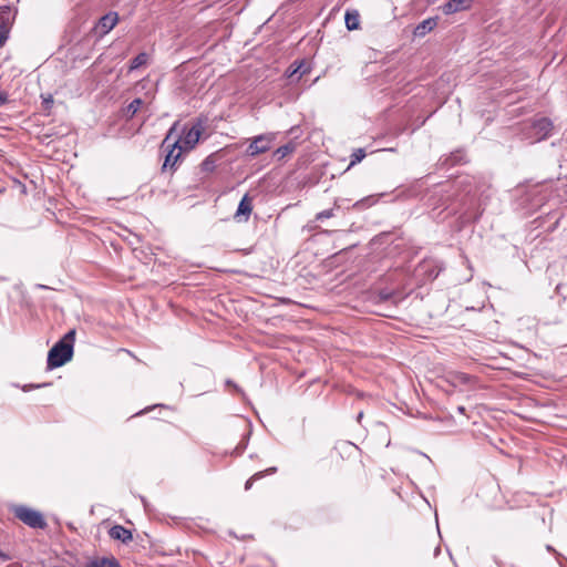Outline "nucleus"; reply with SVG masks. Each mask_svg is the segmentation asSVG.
I'll return each mask as SVG.
<instances>
[{
	"mask_svg": "<svg viewBox=\"0 0 567 567\" xmlns=\"http://www.w3.org/2000/svg\"><path fill=\"white\" fill-rule=\"evenodd\" d=\"M74 339L75 331L71 330L50 349L48 353L49 369L59 368L72 359Z\"/></svg>",
	"mask_w": 567,
	"mask_h": 567,
	"instance_id": "obj_1",
	"label": "nucleus"
},
{
	"mask_svg": "<svg viewBox=\"0 0 567 567\" xmlns=\"http://www.w3.org/2000/svg\"><path fill=\"white\" fill-rule=\"evenodd\" d=\"M10 512L20 522L31 528L44 529L48 524L41 512L25 505L14 504L10 506Z\"/></svg>",
	"mask_w": 567,
	"mask_h": 567,
	"instance_id": "obj_2",
	"label": "nucleus"
},
{
	"mask_svg": "<svg viewBox=\"0 0 567 567\" xmlns=\"http://www.w3.org/2000/svg\"><path fill=\"white\" fill-rule=\"evenodd\" d=\"M175 134V125H173L169 131L167 132L163 143L162 148L167 152L165 156V161L163 164V171L171 168L174 169L176 163L181 158L183 146L181 145L179 140H173V136Z\"/></svg>",
	"mask_w": 567,
	"mask_h": 567,
	"instance_id": "obj_3",
	"label": "nucleus"
},
{
	"mask_svg": "<svg viewBox=\"0 0 567 567\" xmlns=\"http://www.w3.org/2000/svg\"><path fill=\"white\" fill-rule=\"evenodd\" d=\"M203 130L202 123L198 122L190 127H184L182 136L175 133L173 140H179L183 150H192L198 143Z\"/></svg>",
	"mask_w": 567,
	"mask_h": 567,
	"instance_id": "obj_4",
	"label": "nucleus"
},
{
	"mask_svg": "<svg viewBox=\"0 0 567 567\" xmlns=\"http://www.w3.org/2000/svg\"><path fill=\"white\" fill-rule=\"evenodd\" d=\"M272 136L270 134H260L250 140L246 150L248 157H256L259 154L268 152L271 147Z\"/></svg>",
	"mask_w": 567,
	"mask_h": 567,
	"instance_id": "obj_5",
	"label": "nucleus"
},
{
	"mask_svg": "<svg viewBox=\"0 0 567 567\" xmlns=\"http://www.w3.org/2000/svg\"><path fill=\"white\" fill-rule=\"evenodd\" d=\"M118 22V13L115 11H110L106 14L102 16L95 27L94 32L97 37H103L107 34Z\"/></svg>",
	"mask_w": 567,
	"mask_h": 567,
	"instance_id": "obj_6",
	"label": "nucleus"
},
{
	"mask_svg": "<svg viewBox=\"0 0 567 567\" xmlns=\"http://www.w3.org/2000/svg\"><path fill=\"white\" fill-rule=\"evenodd\" d=\"M357 451V445L349 442H339L334 447L331 457L332 458H350Z\"/></svg>",
	"mask_w": 567,
	"mask_h": 567,
	"instance_id": "obj_7",
	"label": "nucleus"
},
{
	"mask_svg": "<svg viewBox=\"0 0 567 567\" xmlns=\"http://www.w3.org/2000/svg\"><path fill=\"white\" fill-rule=\"evenodd\" d=\"M471 2L472 0H449L441 7V9L444 14L450 16L468 9L471 7Z\"/></svg>",
	"mask_w": 567,
	"mask_h": 567,
	"instance_id": "obj_8",
	"label": "nucleus"
},
{
	"mask_svg": "<svg viewBox=\"0 0 567 567\" xmlns=\"http://www.w3.org/2000/svg\"><path fill=\"white\" fill-rule=\"evenodd\" d=\"M14 12L10 6L0 7V31L9 35Z\"/></svg>",
	"mask_w": 567,
	"mask_h": 567,
	"instance_id": "obj_9",
	"label": "nucleus"
},
{
	"mask_svg": "<svg viewBox=\"0 0 567 567\" xmlns=\"http://www.w3.org/2000/svg\"><path fill=\"white\" fill-rule=\"evenodd\" d=\"M109 535L111 538L121 540L122 543H128L133 539L132 532L122 525L113 526L110 529Z\"/></svg>",
	"mask_w": 567,
	"mask_h": 567,
	"instance_id": "obj_10",
	"label": "nucleus"
},
{
	"mask_svg": "<svg viewBox=\"0 0 567 567\" xmlns=\"http://www.w3.org/2000/svg\"><path fill=\"white\" fill-rule=\"evenodd\" d=\"M437 24L436 18H427L419 23L414 29V35L422 38L432 31Z\"/></svg>",
	"mask_w": 567,
	"mask_h": 567,
	"instance_id": "obj_11",
	"label": "nucleus"
},
{
	"mask_svg": "<svg viewBox=\"0 0 567 567\" xmlns=\"http://www.w3.org/2000/svg\"><path fill=\"white\" fill-rule=\"evenodd\" d=\"M346 27L349 31L360 28V14L357 10H347L344 14Z\"/></svg>",
	"mask_w": 567,
	"mask_h": 567,
	"instance_id": "obj_12",
	"label": "nucleus"
},
{
	"mask_svg": "<svg viewBox=\"0 0 567 567\" xmlns=\"http://www.w3.org/2000/svg\"><path fill=\"white\" fill-rule=\"evenodd\" d=\"M85 567H121L114 557H96L89 561Z\"/></svg>",
	"mask_w": 567,
	"mask_h": 567,
	"instance_id": "obj_13",
	"label": "nucleus"
},
{
	"mask_svg": "<svg viewBox=\"0 0 567 567\" xmlns=\"http://www.w3.org/2000/svg\"><path fill=\"white\" fill-rule=\"evenodd\" d=\"M144 104V101L140 97L134 99L125 109H124V116L127 120H132L135 114L138 112V110Z\"/></svg>",
	"mask_w": 567,
	"mask_h": 567,
	"instance_id": "obj_14",
	"label": "nucleus"
},
{
	"mask_svg": "<svg viewBox=\"0 0 567 567\" xmlns=\"http://www.w3.org/2000/svg\"><path fill=\"white\" fill-rule=\"evenodd\" d=\"M217 154H210L200 164V169L205 173H212L216 167Z\"/></svg>",
	"mask_w": 567,
	"mask_h": 567,
	"instance_id": "obj_15",
	"label": "nucleus"
},
{
	"mask_svg": "<svg viewBox=\"0 0 567 567\" xmlns=\"http://www.w3.org/2000/svg\"><path fill=\"white\" fill-rule=\"evenodd\" d=\"M276 472V467H270V468H267L266 471H260V472H257L255 473L245 484V488L246 489H250L254 482L262 478L266 474H272Z\"/></svg>",
	"mask_w": 567,
	"mask_h": 567,
	"instance_id": "obj_16",
	"label": "nucleus"
},
{
	"mask_svg": "<svg viewBox=\"0 0 567 567\" xmlns=\"http://www.w3.org/2000/svg\"><path fill=\"white\" fill-rule=\"evenodd\" d=\"M147 60L148 54L146 52H141L131 61L130 70H135L145 65L147 63Z\"/></svg>",
	"mask_w": 567,
	"mask_h": 567,
	"instance_id": "obj_17",
	"label": "nucleus"
},
{
	"mask_svg": "<svg viewBox=\"0 0 567 567\" xmlns=\"http://www.w3.org/2000/svg\"><path fill=\"white\" fill-rule=\"evenodd\" d=\"M377 202H378V197L372 195V196H368L361 200L355 202L353 207L355 209H368Z\"/></svg>",
	"mask_w": 567,
	"mask_h": 567,
	"instance_id": "obj_18",
	"label": "nucleus"
},
{
	"mask_svg": "<svg viewBox=\"0 0 567 567\" xmlns=\"http://www.w3.org/2000/svg\"><path fill=\"white\" fill-rule=\"evenodd\" d=\"M251 212H252L251 199L248 197V195H245L241 198V200L239 202L236 213H251Z\"/></svg>",
	"mask_w": 567,
	"mask_h": 567,
	"instance_id": "obj_19",
	"label": "nucleus"
},
{
	"mask_svg": "<svg viewBox=\"0 0 567 567\" xmlns=\"http://www.w3.org/2000/svg\"><path fill=\"white\" fill-rule=\"evenodd\" d=\"M293 151V146L291 144H286L280 147H278L275 152V154L278 156V158H284L288 154H290Z\"/></svg>",
	"mask_w": 567,
	"mask_h": 567,
	"instance_id": "obj_20",
	"label": "nucleus"
},
{
	"mask_svg": "<svg viewBox=\"0 0 567 567\" xmlns=\"http://www.w3.org/2000/svg\"><path fill=\"white\" fill-rule=\"evenodd\" d=\"M365 157V152L363 148L355 150L351 155L350 166L361 162Z\"/></svg>",
	"mask_w": 567,
	"mask_h": 567,
	"instance_id": "obj_21",
	"label": "nucleus"
},
{
	"mask_svg": "<svg viewBox=\"0 0 567 567\" xmlns=\"http://www.w3.org/2000/svg\"><path fill=\"white\" fill-rule=\"evenodd\" d=\"M303 66H305V61H301L298 64H297V62H295L287 70V76L290 79L293 78L296 74H298V72L300 71V68H303Z\"/></svg>",
	"mask_w": 567,
	"mask_h": 567,
	"instance_id": "obj_22",
	"label": "nucleus"
},
{
	"mask_svg": "<svg viewBox=\"0 0 567 567\" xmlns=\"http://www.w3.org/2000/svg\"><path fill=\"white\" fill-rule=\"evenodd\" d=\"M540 130H547L551 127V122L548 118H542L538 121Z\"/></svg>",
	"mask_w": 567,
	"mask_h": 567,
	"instance_id": "obj_23",
	"label": "nucleus"
},
{
	"mask_svg": "<svg viewBox=\"0 0 567 567\" xmlns=\"http://www.w3.org/2000/svg\"><path fill=\"white\" fill-rule=\"evenodd\" d=\"M9 102V95L6 91L0 89V107Z\"/></svg>",
	"mask_w": 567,
	"mask_h": 567,
	"instance_id": "obj_24",
	"label": "nucleus"
},
{
	"mask_svg": "<svg viewBox=\"0 0 567 567\" xmlns=\"http://www.w3.org/2000/svg\"><path fill=\"white\" fill-rule=\"evenodd\" d=\"M43 105L44 107L48 110L51 107V105L53 104V99L51 95H48L47 97H43Z\"/></svg>",
	"mask_w": 567,
	"mask_h": 567,
	"instance_id": "obj_25",
	"label": "nucleus"
},
{
	"mask_svg": "<svg viewBox=\"0 0 567 567\" xmlns=\"http://www.w3.org/2000/svg\"><path fill=\"white\" fill-rule=\"evenodd\" d=\"M461 158V155L460 153H456V154H452L449 158V161L451 162V164H456Z\"/></svg>",
	"mask_w": 567,
	"mask_h": 567,
	"instance_id": "obj_26",
	"label": "nucleus"
},
{
	"mask_svg": "<svg viewBox=\"0 0 567 567\" xmlns=\"http://www.w3.org/2000/svg\"><path fill=\"white\" fill-rule=\"evenodd\" d=\"M309 72V68L308 65L305 63V66L303 68H300V71L298 72L299 73V78L306 73Z\"/></svg>",
	"mask_w": 567,
	"mask_h": 567,
	"instance_id": "obj_27",
	"label": "nucleus"
},
{
	"mask_svg": "<svg viewBox=\"0 0 567 567\" xmlns=\"http://www.w3.org/2000/svg\"><path fill=\"white\" fill-rule=\"evenodd\" d=\"M8 39V34L0 31V45H2Z\"/></svg>",
	"mask_w": 567,
	"mask_h": 567,
	"instance_id": "obj_28",
	"label": "nucleus"
},
{
	"mask_svg": "<svg viewBox=\"0 0 567 567\" xmlns=\"http://www.w3.org/2000/svg\"><path fill=\"white\" fill-rule=\"evenodd\" d=\"M456 379L460 380L461 382H466L467 381V377L465 374H457Z\"/></svg>",
	"mask_w": 567,
	"mask_h": 567,
	"instance_id": "obj_29",
	"label": "nucleus"
},
{
	"mask_svg": "<svg viewBox=\"0 0 567 567\" xmlns=\"http://www.w3.org/2000/svg\"><path fill=\"white\" fill-rule=\"evenodd\" d=\"M19 189H20V193H21V194H25V193H27V187H25V185H22V184H20V183H19Z\"/></svg>",
	"mask_w": 567,
	"mask_h": 567,
	"instance_id": "obj_30",
	"label": "nucleus"
},
{
	"mask_svg": "<svg viewBox=\"0 0 567 567\" xmlns=\"http://www.w3.org/2000/svg\"><path fill=\"white\" fill-rule=\"evenodd\" d=\"M0 559L7 560L9 557L0 550Z\"/></svg>",
	"mask_w": 567,
	"mask_h": 567,
	"instance_id": "obj_31",
	"label": "nucleus"
},
{
	"mask_svg": "<svg viewBox=\"0 0 567 567\" xmlns=\"http://www.w3.org/2000/svg\"><path fill=\"white\" fill-rule=\"evenodd\" d=\"M457 411H458L461 414H464V413H465V408H464V406H458V408H457Z\"/></svg>",
	"mask_w": 567,
	"mask_h": 567,
	"instance_id": "obj_32",
	"label": "nucleus"
}]
</instances>
